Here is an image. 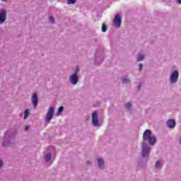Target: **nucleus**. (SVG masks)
<instances>
[{
  "label": "nucleus",
  "mask_w": 181,
  "mask_h": 181,
  "mask_svg": "<svg viewBox=\"0 0 181 181\" xmlns=\"http://www.w3.org/2000/svg\"><path fill=\"white\" fill-rule=\"evenodd\" d=\"M143 142L148 144L151 146H153L156 144V136L152 134V132L149 129L146 130L143 134Z\"/></svg>",
  "instance_id": "f257e3e1"
},
{
  "label": "nucleus",
  "mask_w": 181,
  "mask_h": 181,
  "mask_svg": "<svg viewBox=\"0 0 181 181\" xmlns=\"http://www.w3.org/2000/svg\"><path fill=\"white\" fill-rule=\"evenodd\" d=\"M78 73H80V69L76 68L74 73L69 76V81L72 86H77V83H78Z\"/></svg>",
  "instance_id": "f03ea898"
},
{
  "label": "nucleus",
  "mask_w": 181,
  "mask_h": 181,
  "mask_svg": "<svg viewBox=\"0 0 181 181\" xmlns=\"http://www.w3.org/2000/svg\"><path fill=\"white\" fill-rule=\"evenodd\" d=\"M151 155V146L149 144L142 142L141 145V156L142 158H148Z\"/></svg>",
  "instance_id": "7ed1b4c3"
},
{
  "label": "nucleus",
  "mask_w": 181,
  "mask_h": 181,
  "mask_svg": "<svg viewBox=\"0 0 181 181\" xmlns=\"http://www.w3.org/2000/svg\"><path fill=\"white\" fill-rule=\"evenodd\" d=\"M179 80V71L178 70H174L173 71L169 77V81L170 84H176Z\"/></svg>",
  "instance_id": "20e7f679"
},
{
  "label": "nucleus",
  "mask_w": 181,
  "mask_h": 181,
  "mask_svg": "<svg viewBox=\"0 0 181 181\" xmlns=\"http://www.w3.org/2000/svg\"><path fill=\"white\" fill-rule=\"evenodd\" d=\"M53 115H54V107H49L46 117L45 118V122H50L52 118H53Z\"/></svg>",
  "instance_id": "39448f33"
},
{
  "label": "nucleus",
  "mask_w": 181,
  "mask_h": 181,
  "mask_svg": "<svg viewBox=\"0 0 181 181\" xmlns=\"http://www.w3.org/2000/svg\"><path fill=\"white\" fill-rule=\"evenodd\" d=\"M31 103L34 108H36L37 107V105L39 104V96L37 95V93H33L31 97Z\"/></svg>",
  "instance_id": "423d86ee"
},
{
  "label": "nucleus",
  "mask_w": 181,
  "mask_h": 181,
  "mask_svg": "<svg viewBox=\"0 0 181 181\" xmlns=\"http://www.w3.org/2000/svg\"><path fill=\"white\" fill-rule=\"evenodd\" d=\"M92 124L94 127H98L100 124L98 122V112L97 111L92 113Z\"/></svg>",
  "instance_id": "0eeeda50"
},
{
  "label": "nucleus",
  "mask_w": 181,
  "mask_h": 181,
  "mask_svg": "<svg viewBox=\"0 0 181 181\" xmlns=\"http://www.w3.org/2000/svg\"><path fill=\"white\" fill-rule=\"evenodd\" d=\"M97 162L98 169L100 170H104V169H105V161L104 160V158H98Z\"/></svg>",
  "instance_id": "6e6552de"
},
{
  "label": "nucleus",
  "mask_w": 181,
  "mask_h": 181,
  "mask_svg": "<svg viewBox=\"0 0 181 181\" xmlns=\"http://www.w3.org/2000/svg\"><path fill=\"white\" fill-rule=\"evenodd\" d=\"M113 23L115 28H121V16L119 14H117L115 16Z\"/></svg>",
  "instance_id": "1a4fd4ad"
},
{
  "label": "nucleus",
  "mask_w": 181,
  "mask_h": 181,
  "mask_svg": "<svg viewBox=\"0 0 181 181\" xmlns=\"http://www.w3.org/2000/svg\"><path fill=\"white\" fill-rule=\"evenodd\" d=\"M6 21V10L0 9V24L4 23Z\"/></svg>",
  "instance_id": "9d476101"
},
{
  "label": "nucleus",
  "mask_w": 181,
  "mask_h": 181,
  "mask_svg": "<svg viewBox=\"0 0 181 181\" xmlns=\"http://www.w3.org/2000/svg\"><path fill=\"white\" fill-rule=\"evenodd\" d=\"M163 168V162L162 160H156L154 165L156 172H159Z\"/></svg>",
  "instance_id": "9b49d317"
},
{
  "label": "nucleus",
  "mask_w": 181,
  "mask_h": 181,
  "mask_svg": "<svg viewBox=\"0 0 181 181\" xmlns=\"http://www.w3.org/2000/svg\"><path fill=\"white\" fill-rule=\"evenodd\" d=\"M167 127L170 129H173V128H175V127H176V122H175V120L172 119H169L167 122Z\"/></svg>",
  "instance_id": "f8f14e48"
},
{
  "label": "nucleus",
  "mask_w": 181,
  "mask_h": 181,
  "mask_svg": "<svg viewBox=\"0 0 181 181\" xmlns=\"http://www.w3.org/2000/svg\"><path fill=\"white\" fill-rule=\"evenodd\" d=\"M124 108L127 111H133L134 110V106L132 105V103L131 102H127L124 104Z\"/></svg>",
  "instance_id": "ddd939ff"
},
{
  "label": "nucleus",
  "mask_w": 181,
  "mask_h": 181,
  "mask_svg": "<svg viewBox=\"0 0 181 181\" xmlns=\"http://www.w3.org/2000/svg\"><path fill=\"white\" fill-rule=\"evenodd\" d=\"M122 82L123 83V84H129V83H131V79H129L128 75H124L122 76Z\"/></svg>",
  "instance_id": "4468645a"
},
{
  "label": "nucleus",
  "mask_w": 181,
  "mask_h": 181,
  "mask_svg": "<svg viewBox=\"0 0 181 181\" xmlns=\"http://www.w3.org/2000/svg\"><path fill=\"white\" fill-rule=\"evenodd\" d=\"M145 59V54L139 53L137 57V62H142Z\"/></svg>",
  "instance_id": "2eb2a0df"
},
{
  "label": "nucleus",
  "mask_w": 181,
  "mask_h": 181,
  "mask_svg": "<svg viewBox=\"0 0 181 181\" xmlns=\"http://www.w3.org/2000/svg\"><path fill=\"white\" fill-rule=\"evenodd\" d=\"M44 159L45 162H49L50 159H52V154L50 153L45 154Z\"/></svg>",
  "instance_id": "dca6fc26"
},
{
  "label": "nucleus",
  "mask_w": 181,
  "mask_h": 181,
  "mask_svg": "<svg viewBox=\"0 0 181 181\" xmlns=\"http://www.w3.org/2000/svg\"><path fill=\"white\" fill-rule=\"evenodd\" d=\"M64 110V107L63 106H61L59 107L58 111L57 112V116L59 117Z\"/></svg>",
  "instance_id": "f3484780"
},
{
  "label": "nucleus",
  "mask_w": 181,
  "mask_h": 181,
  "mask_svg": "<svg viewBox=\"0 0 181 181\" xmlns=\"http://www.w3.org/2000/svg\"><path fill=\"white\" fill-rule=\"evenodd\" d=\"M102 62H103V56L100 57V61H98V57H96L95 63V64H100Z\"/></svg>",
  "instance_id": "a211bd4d"
},
{
  "label": "nucleus",
  "mask_w": 181,
  "mask_h": 181,
  "mask_svg": "<svg viewBox=\"0 0 181 181\" xmlns=\"http://www.w3.org/2000/svg\"><path fill=\"white\" fill-rule=\"evenodd\" d=\"M29 117V110H25L24 112V119H26Z\"/></svg>",
  "instance_id": "6ab92c4d"
},
{
  "label": "nucleus",
  "mask_w": 181,
  "mask_h": 181,
  "mask_svg": "<svg viewBox=\"0 0 181 181\" xmlns=\"http://www.w3.org/2000/svg\"><path fill=\"white\" fill-rule=\"evenodd\" d=\"M68 5H73V4H76L77 0H66Z\"/></svg>",
  "instance_id": "aec40b11"
},
{
  "label": "nucleus",
  "mask_w": 181,
  "mask_h": 181,
  "mask_svg": "<svg viewBox=\"0 0 181 181\" xmlns=\"http://www.w3.org/2000/svg\"><path fill=\"white\" fill-rule=\"evenodd\" d=\"M102 32H107V25L105 23L103 24Z\"/></svg>",
  "instance_id": "412c9836"
},
{
  "label": "nucleus",
  "mask_w": 181,
  "mask_h": 181,
  "mask_svg": "<svg viewBox=\"0 0 181 181\" xmlns=\"http://www.w3.org/2000/svg\"><path fill=\"white\" fill-rule=\"evenodd\" d=\"M49 21L50 23H54V17L50 16Z\"/></svg>",
  "instance_id": "4be33fe9"
},
{
  "label": "nucleus",
  "mask_w": 181,
  "mask_h": 181,
  "mask_svg": "<svg viewBox=\"0 0 181 181\" xmlns=\"http://www.w3.org/2000/svg\"><path fill=\"white\" fill-rule=\"evenodd\" d=\"M144 66V65L142 64H140L139 65V70L141 71L142 70V67Z\"/></svg>",
  "instance_id": "5701e85b"
},
{
  "label": "nucleus",
  "mask_w": 181,
  "mask_h": 181,
  "mask_svg": "<svg viewBox=\"0 0 181 181\" xmlns=\"http://www.w3.org/2000/svg\"><path fill=\"white\" fill-rule=\"evenodd\" d=\"M4 166V161L2 160H0V169Z\"/></svg>",
  "instance_id": "b1692460"
},
{
  "label": "nucleus",
  "mask_w": 181,
  "mask_h": 181,
  "mask_svg": "<svg viewBox=\"0 0 181 181\" xmlns=\"http://www.w3.org/2000/svg\"><path fill=\"white\" fill-rule=\"evenodd\" d=\"M5 138H8L9 136V132H7L6 134H5Z\"/></svg>",
  "instance_id": "393cba45"
},
{
  "label": "nucleus",
  "mask_w": 181,
  "mask_h": 181,
  "mask_svg": "<svg viewBox=\"0 0 181 181\" xmlns=\"http://www.w3.org/2000/svg\"><path fill=\"white\" fill-rule=\"evenodd\" d=\"M177 4L181 5V0H176Z\"/></svg>",
  "instance_id": "a878e982"
},
{
  "label": "nucleus",
  "mask_w": 181,
  "mask_h": 181,
  "mask_svg": "<svg viewBox=\"0 0 181 181\" xmlns=\"http://www.w3.org/2000/svg\"><path fill=\"white\" fill-rule=\"evenodd\" d=\"M179 142H180V145H181V137L180 138Z\"/></svg>",
  "instance_id": "bb28decb"
},
{
  "label": "nucleus",
  "mask_w": 181,
  "mask_h": 181,
  "mask_svg": "<svg viewBox=\"0 0 181 181\" xmlns=\"http://www.w3.org/2000/svg\"><path fill=\"white\" fill-rule=\"evenodd\" d=\"M8 141H4V145H7Z\"/></svg>",
  "instance_id": "cd10ccee"
},
{
  "label": "nucleus",
  "mask_w": 181,
  "mask_h": 181,
  "mask_svg": "<svg viewBox=\"0 0 181 181\" xmlns=\"http://www.w3.org/2000/svg\"><path fill=\"white\" fill-rule=\"evenodd\" d=\"M88 165H91V163H90V161L87 162Z\"/></svg>",
  "instance_id": "c85d7f7f"
},
{
  "label": "nucleus",
  "mask_w": 181,
  "mask_h": 181,
  "mask_svg": "<svg viewBox=\"0 0 181 181\" xmlns=\"http://www.w3.org/2000/svg\"><path fill=\"white\" fill-rule=\"evenodd\" d=\"M138 88H139H139H141V85L138 86Z\"/></svg>",
  "instance_id": "c756f323"
},
{
  "label": "nucleus",
  "mask_w": 181,
  "mask_h": 181,
  "mask_svg": "<svg viewBox=\"0 0 181 181\" xmlns=\"http://www.w3.org/2000/svg\"><path fill=\"white\" fill-rule=\"evenodd\" d=\"M141 163H139V168H141Z\"/></svg>",
  "instance_id": "7c9ffc66"
},
{
  "label": "nucleus",
  "mask_w": 181,
  "mask_h": 181,
  "mask_svg": "<svg viewBox=\"0 0 181 181\" xmlns=\"http://www.w3.org/2000/svg\"><path fill=\"white\" fill-rule=\"evenodd\" d=\"M25 130L28 131V127H25Z\"/></svg>",
  "instance_id": "2f4dec72"
},
{
  "label": "nucleus",
  "mask_w": 181,
  "mask_h": 181,
  "mask_svg": "<svg viewBox=\"0 0 181 181\" xmlns=\"http://www.w3.org/2000/svg\"><path fill=\"white\" fill-rule=\"evenodd\" d=\"M3 2H5L6 0H1Z\"/></svg>",
  "instance_id": "473e14b6"
}]
</instances>
